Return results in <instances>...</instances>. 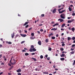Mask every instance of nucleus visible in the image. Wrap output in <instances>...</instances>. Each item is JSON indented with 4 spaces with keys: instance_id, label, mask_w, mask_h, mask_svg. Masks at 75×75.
Returning <instances> with one entry per match:
<instances>
[{
    "instance_id": "58836bf2",
    "label": "nucleus",
    "mask_w": 75,
    "mask_h": 75,
    "mask_svg": "<svg viewBox=\"0 0 75 75\" xmlns=\"http://www.w3.org/2000/svg\"><path fill=\"white\" fill-rule=\"evenodd\" d=\"M72 39L73 40H75V37H74L72 38Z\"/></svg>"
},
{
    "instance_id": "bf43d9fd",
    "label": "nucleus",
    "mask_w": 75,
    "mask_h": 75,
    "mask_svg": "<svg viewBox=\"0 0 75 75\" xmlns=\"http://www.w3.org/2000/svg\"><path fill=\"white\" fill-rule=\"evenodd\" d=\"M12 58H11V59L10 60V64H11V59H12Z\"/></svg>"
},
{
    "instance_id": "09e8293b",
    "label": "nucleus",
    "mask_w": 75,
    "mask_h": 75,
    "mask_svg": "<svg viewBox=\"0 0 75 75\" xmlns=\"http://www.w3.org/2000/svg\"><path fill=\"white\" fill-rule=\"evenodd\" d=\"M18 75H21V74L20 73H18Z\"/></svg>"
},
{
    "instance_id": "8fccbe9b",
    "label": "nucleus",
    "mask_w": 75,
    "mask_h": 75,
    "mask_svg": "<svg viewBox=\"0 0 75 75\" xmlns=\"http://www.w3.org/2000/svg\"><path fill=\"white\" fill-rule=\"evenodd\" d=\"M54 70L55 71H58V69L55 68Z\"/></svg>"
},
{
    "instance_id": "c9c22d12",
    "label": "nucleus",
    "mask_w": 75,
    "mask_h": 75,
    "mask_svg": "<svg viewBox=\"0 0 75 75\" xmlns=\"http://www.w3.org/2000/svg\"><path fill=\"white\" fill-rule=\"evenodd\" d=\"M63 17H65V14H62L61 15Z\"/></svg>"
},
{
    "instance_id": "cd10ccee",
    "label": "nucleus",
    "mask_w": 75,
    "mask_h": 75,
    "mask_svg": "<svg viewBox=\"0 0 75 75\" xmlns=\"http://www.w3.org/2000/svg\"><path fill=\"white\" fill-rule=\"evenodd\" d=\"M13 67H14L13 66H12L10 68L9 70H11Z\"/></svg>"
},
{
    "instance_id": "3c124183",
    "label": "nucleus",
    "mask_w": 75,
    "mask_h": 75,
    "mask_svg": "<svg viewBox=\"0 0 75 75\" xmlns=\"http://www.w3.org/2000/svg\"><path fill=\"white\" fill-rule=\"evenodd\" d=\"M35 53H32V55H35Z\"/></svg>"
},
{
    "instance_id": "1a4fd4ad",
    "label": "nucleus",
    "mask_w": 75,
    "mask_h": 75,
    "mask_svg": "<svg viewBox=\"0 0 75 75\" xmlns=\"http://www.w3.org/2000/svg\"><path fill=\"white\" fill-rule=\"evenodd\" d=\"M6 42L7 44H12V43L11 42H8V41H6Z\"/></svg>"
},
{
    "instance_id": "c85d7f7f",
    "label": "nucleus",
    "mask_w": 75,
    "mask_h": 75,
    "mask_svg": "<svg viewBox=\"0 0 75 75\" xmlns=\"http://www.w3.org/2000/svg\"><path fill=\"white\" fill-rule=\"evenodd\" d=\"M32 29H33V28L31 27L28 29V30L29 31H30L31 30H32Z\"/></svg>"
},
{
    "instance_id": "0eeeda50",
    "label": "nucleus",
    "mask_w": 75,
    "mask_h": 75,
    "mask_svg": "<svg viewBox=\"0 0 75 75\" xmlns=\"http://www.w3.org/2000/svg\"><path fill=\"white\" fill-rule=\"evenodd\" d=\"M59 25V23H56L54 25L52 26V27H55V26H58Z\"/></svg>"
},
{
    "instance_id": "2f4dec72",
    "label": "nucleus",
    "mask_w": 75,
    "mask_h": 75,
    "mask_svg": "<svg viewBox=\"0 0 75 75\" xmlns=\"http://www.w3.org/2000/svg\"><path fill=\"white\" fill-rule=\"evenodd\" d=\"M70 53L71 54H74V51H72L71 52H70Z\"/></svg>"
},
{
    "instance_id": "f3484780",
    "label": "nucleus",
    "mask_w": 75,
    "mask_h": 75,
    "mask_svg": "<svg viewBox=\"0 0 75 75\" xmlns=\"http://www.w3.org/2000/svg\"><path fill=\"white\" fill-rule=\"evenodd\" d=\"M60 60L61 61H64L65 60V58H60Z\"/></svg>"
},
{
    "instance_id": "2eb2a0df",
    "label": "nucleus",
    "mask_w": 75,
    "mask_h": 75,
    "mask_svg": "<svg viewBox=\"0 0 75 75\" xmlns=\"http://www.w3.org/2000/svg\"><path fill=\"white\" fill-rule=\"evenodd\" d=\"M28 22H26L23 25H27V24H28Z\"/></svg>"
},
{
    "instance_id": "ea45409f",
    "label": "nucleus",
    "mask_w": 75,
    "mask_h": 75,
    "mask_svg": "<svg viewBox=\"0 0 75 75\" xmlns=\"http://www.w3.org/2000/svg\"><path fill=\"white\" fill-rule=\"evenodd\" d=\"M40 58H41L42 59V58H43V56L41 55L40 56Z\"/></svg>"
},
{
    "instance_id": "393cba45",
    "label": "nucleus",
    "mask_w": 75,
    "mask_h": 75,
    "mask_svg": "<svg viewBox=\"0 0 75 75\" xmlns=\"http://www.w3.org/2000/svg\"><path fill=\"white\" fill-rule=\"evenodd\" d=\"M43 74H48V72H44Z\"/></svg>"
},
{
    "instance_id": "e433bc0d",
    "label": "nucleus",
    "mask_w": 75,
    "mask_h": 75,
    "mask_svg": "<svg viewBox=\"0 0 75 75\" xmlns=\"http://www.w3.org/2000/svg\"><path fill=\"white\" fill-rule=\"evenodd\" d=\"M75 44H73L71 46V47H75Z\"/></svg>"
},
{
    "instance_id": "9b49d317",
    "label": "nucleus",
    "mask_w": 75,
    "mask_h": 75,
    "mask_svg": "<svg viewBox=\"0 0 75 75\" xmlns=\"http://www.w3.org/2000/svg\"><path fill=\"white\" fill-rule=\"evenodd\" d=\"M65 10H63L62 11H59V14H61V13H63V12H64V11H65Z\"/></svg>"
},
{
    "instance_id": "7ed1b4c3",
    "label": "nucleus",
    "mask_w": 75,
    "mask_h": 75,
    "mask_svg": "<svg viewBox=\"0 0 75 75\" xmlns=\"http://www.w3.org/2000/svg\"><path fill=\"white\" fill-rule=\"evenodd\" d=\"M56 10H57V9H56V8H54V9L53 10V13H55Z\"/></svg>"
},
{
    "instance_id": "a878e982",
    "label": "nucleus",
    "mask_w": 75,
    "mask_h": 75,
    "mask_svg": "<svg viewBox=\"0 0 75 75\" xmlns=\"http://www.w3.org/2000/svg\"><path fill=\"white\" fill-rule=\"evenodd\" d=\"M45 16V15L44 14H42L41 15V17H44Z\"/></svg>"
},
{
    "instance_id": "ddd939ff",
    "label": "nucleus",
    "mask_w": 75,
    "mask_h": 75,
    "mask_svg": "<svg viewBox=\"0 0 75 75\" xmlns=\"http://www.w3.org/2000/svg\"><path fill=\"white\" fill-rule=\"evenodd\" d=\"M61 57H64L65 56V54H62V55H60Z\"/></svg>"
},
{
    "instance_id": "39448f33",
    "label": "nucleus",
    "mask_w": 75,
    "mask_h": 75,
    "mask_svg": "<svg viewBox=\"0 0 75 75\" xmlns=\"http://www.w3.org/2000/svg\"><path fill=\"white\" fill-rule=\"evenodd\" d=\"M38 44L39 45H41V41L40 40H39L38 42Z\"/></svg>"
},
{
    "instance_id": "49530a36",
    "label": "nucleus",
    "mask_w": 75,
    "mask_h": 75,
    "mask_svg": "<svg viewBox=\"0 0 75 75\" xmlns=\"http://www.w3.org/2000/svg\"><path fill=\"white\" fill-rule=\"evenodd\" d=\"M24 42H25L24 41H23L21 42V44H23V43H24Z\"/></svg>"
},
{
    "instance_id": "4d7b16f0",
    "label": "nucleus",
    "mask_w": 75,
    "mask_h": 75,
    "mask_svg": "<svg viewBox=\"0 0 75 75\" xmlns=\"http://www.w3.org/2000/svg\"><path fill=\"white\" fill-rule=\"evenodd\" d=\"M61 30H62V31H64V29L63 28H61Z\"/></svg>"
},
{
    "instance_id": "774afa93",
    "label": "nucleus",
    "mask_w": 75,
    "mask_h": 75,
    "mask_svg": "<svg viewBox=\"0 0 75 75\" xmlns=\"http://www.w3.org/2000/svg\"><path fill=\"white\" fill-rule=\"evenodd\" d=\"M4 63H2L1 64V65H4Z\"/></svg>"
},
{
    "instance_id": "a19ab883",
    "label": "nucleus",
    "mask_w": 75,
    "mask_h": 75,
    "mask_svg": "<svg viewBox=\"0 0 75 75\" xmlns=\"http://www.w3.org/2000/svg\"><path fill=\"white\" fill-rule=\"evenodd\" d=\"M28 26H29V25H27L26 26L25 28H28Z\"/></svg>"
},
{
    "instance_id": "6ab92c4d",
    "label": "nucleus",
    "mask_w": 75,
    "mask_h": 75,
    "mask_svg": "<svg viewBox=\"0 0 75 75\" xmlns=\"http://www.w3.org/2000/svg\"><path fill=\"white\" fill-rule=\"evenodd\" d=\"M60 50L61 51H63L64 50V48L62 47L60 49Z\"/></svg>"
},
{
    "instance_id": "aec40b11",
    "label": "nucleus",
    "mask_w": 75,
    "mask_h": 75,
    "mask_svg": "<svg viewBox=\"0 0 75 75\" xmlns=\"http://www.w3.org/2000/svg\"><path fill=\"white\" fill-rule=\"evenodd\" d=\"M32 50L33 51H37V50H36L35 48H33L32 49Z\"/></svg>"
},
{
    "instance_id": "72a5a7b5",
    "label": "nucleus",
    "mask_w": 75,
    "mask_h": 75,
    "mask_svg": "<svg viewBox=\"0 0 75 75\" xmlns=\"http://www.w3.org/2000/svg\"><path fill=\"white\" fill-rule=\"evenodd\" d=\"M75 65V60H74V62L73 64V65Z\"/></svg>"
},
{
    "instance_id": "6e6552de",
    "label": "nucleus",
    "mask_w": 75,
    "mask_h": 75,
    "mask_svg": "<svg viewBox=\"0 0 75 75\" xmlns=\"http://www.w3.org/2000/svg\"><path fill=\"white\" fill-rule=\"evenodd\" d=\"M54 35V34L53 33H51L49 35H48V37H49L50 38V37H51V35Z\"/></svg>"
},
{
    "instance_id": "338daca9",
    "label": "nucleus",
    "mask_w": 75,
    "mask_h": 75,
    "mask_svg": "<svg viewBox=\"0 0 75 75\" xmlns=\"http://www.w3.org/2000/svg\"><path fill=\"white\" fill-rule=\"evenodd\" d=\"M8 75H11V73H8Z\"/></svg>"
},
{
    "instance_id": "473e14b6",
    "label": "nucleus",
    "mask_w": 75,
    "mask_h": 75,
    "mask_svg": "<svg viewBox=\"0 0 75 75\" xmlns=\"http://www.w3.org/2000/svg\"><path fill=\"white\" fill-rule=\"evenodd\" d=\"M65 45L64 43H62V47L65 46Z\"/></svg>"
},
{
    "instance_id": "f704fd0d",
    "label": "nucleus",
    "mask_w": 75,
    "mask_h": 75,
    "mask_svg": "<svg viewBox=\"0 0 75 75\" xmlns=\"http://www.w3.org/2000/svg\"><path fill=\"white\" fill-rule=\"evenodd\" d=\"M31 35L32 36H34V33H32L31 34Z\"/></svg>"
},
{
    "instance_id": "423d86ee",
    "label": "nucleus",
    "mask_w": 75,
    "mask_h": 75,
    "mask_svg": "<svg viewBox=\"0 0 75 75\" xmlns=\"http://www.w3.org/2000/svg\"><path fill=\"white\" fill-rule=\"evenodd\" d=\"M68 9L69 11H71L72 10V9L71 8L70 6H69V7Z\"/></svg>"
},
{
    "instance_id": "de8ad7c7",
    "label": "nucleus",
    "mask_w": 75,
    "mask_h": 75,
    "mask_svg": "<svg viewBox=\"0 0 75 75\" xmlns=\"http://www.w3.org/2000/svg\"><path fill=\"white\" fill-rule=\"evenodd\" d=\"M60 21L61 22H62V21H64V20L63 19H60Z\"/></svg>"
},
{
    "instance_id": "dca6fc26",
    "label": "nucleus",
    "mask_w": 75,
    "mask_h": 75,
    "mask_svg": "<svg viewBox=\"0 0 75 75\" xmlns=\"http://www.w3.org/2000/svg\"><path fill=\"white\" fill-rule=\"evenodd\" d=\"M71 30L73 31V32H74V31H75V28H71Z\"/></svg>"
},
{
    "instance_id": "bb28decb",
    "label": "nucleus",
    "mask_w": 75,
    "mask_h": 75,
    "mask_svg": "<svg viewBox=\"0 0 75 75\" xmlns=\"http://www.w3.org/2000/svg\"><path fill=\"white\" fill-rule=\"evenodd\" d=\"M64 38H61V41H64Z\"/></svg>"
},
{
    "instance_id": "603ef678",
    "label": "nucleus",
    "mask_w": 75,
    "mask_h": 75,
    "mask_svg": "<svg viewBox=\"0 0 75 75\" xmlns=\"http://www.w3.org/2000/svg\"><path fill=\"white\" fill-rule=\"evenodd\" d=\"M4 60L5 61H7V59H6V58H4Z\"/></svg>"
},
{
    "instance_id": "b1692460",
    "label": "nucleus",
    "mask_w": 75,
    "mask_h": 75,
    "mask_svg": "<svg viewBox=\"0 0 75 75\" xmlns=\"http://www.w3.org/2000/svg\"><path fill=\"white\" fill-rule=\"evenodd\" d=\"M51 38L52 39V40H55V37L53 36Z\"/></svg>"
},
{
    "instance_id": "4c0bfd02",
    "label": "nucleus",
    "mask_w": 75,
    "mask_h": 75,
    "mask_svg": "<svg viewBox=\"0 0 75 75\" xmlns=\"http://www.w3.org/2000/svg\"><path fill=\"white\" fill-rule=\"evenodd\" d=\"M22 51V52H26V51L24 50H23Z\"/></svg>"
},
{
    "instance_id": "7c9ffc66",
    "label": "nucleus",
    "mask_w": 75,
    "mask_h": 75,
    "mask_svg": "<svg viewBox=\"0 0 75 75\" xmlns=\"http://www.w3.org/2000/svg\"><path fill=\"white\" fill-rule=\"evenodd\" d=\"M52 50V49L50 47H49V49H48V50H49V51H51Z\"/></svg>"
},
{
    "instance_id": "052dcab7",
    "label": "nucleus",
    "mask_w": 75,
    "mask_h": 75,
    "mask_svg": "<svg viewBox=\"0 0 75 75\" xmlns=\"http://www.w3.org/2000/svg\"><path fill=\"white\" fill-rule=\"evenodd\" d=\"M35 38L34 37H32V39L33 40H34V39Z\"/></svg>"
},
{
    "instance_id": "f03ea898",
    "label": "nucleus",
    "mask_w": 75,
    "mask_h": 75,
    "mask_svg": "<svg viewBox=\"0 0 75 75\" xmlns=\"http://www.w3.org/2000/svg\"><path fill=\"white\" fill-rule=\"evenodd\" d=\"M17 72H21V69H19L17 70Z\"/></svg>"
},
{
    "instance_id": "5701e85b",
    "label": "nucleus",
    "mask_w": 75,
    "mask_h": 75,
    "mask_svg": "<svg viewBox=\"0 0 75 75\" xmlns=\"http://www.w3.org/2000/svg\"><path fill=\"white\" fill-rule=\"evenodd\" d=\"M60 17L61 18H63V19H64V18H65L64 16H63L61 15L60 16Z\"/></svg>"
},
{
    "instance_id": "0e129e2a",
    "label": "nucleus",
    "mask_w": 75,
    "mask_h": 75,
    "mask_svg": "<svg viewBox=\"0 0 75 75\" xmlns=\"http://www.w3.org/2000/svg\"><path fill=\"white\" fill-rule=\"evenodd\" d=\"M37 33H38V34H40V31H37Z\"/></svg>"
},
{
    "instance_id": "c03bdc74",
    "label": "nucleus",
    "mask_w": 75,
    "mask_h": 75,
    "mask_svg": "<svg viewBox=\"0 0 75 75\" xmlns=\"http://www.w3.org/2000/svg\"><path fill=\"white\" fill-rule=\"evenodd\" d=\"M31 48H34V46L33 45H32L31 47Z\"/></svg>"
},
{
    "instance_id": "412c9836",
    "label": "nucleus",
    "mask_w": 75,
    "mask_h": 75,
    "mask_svg": "<svg viewBox=\"0 0 75 75\" xmlns=\"http://www.w3.org/2000/svg\"><path fill=\"white\" fill-rule=\"evenodd\" d=\"M62 9H64V7H62L60 9H59L58 10V11H60V10H62Z\"/></svg>"
},
{
    "instance_id": "9d476101",
    "label": "nucleus",
    "mask_w": 75,
    "mask_h": 75,
    "mask_svg": "<svg viewBox=\"0 0 75 75\" xmlns=\"http://www.w3.org/2000/svg\"><path fill=\"white\" fill-rule=\"evenodd\" d=\"M57 28H56V29L55 28H53L51 29V30L52 31H52H55V30H57Z\"/></svg>"
},
{
    "instance_id": "4468645a",
    "label": "nucleus",
    "mask_w": 75,
    "mask_h": 75,
    "mask_svg": "<svg viewBox=\"0 0 75 75\" xmlns=\"http://www.w3.org/2000/svg\"><path fill=\"white\" fill-rule=\"evenodd\" d=\"M65 25V23H63L62 25V28H64Z\"/></svg>"
},
{
    "instance_id": "864d4df0",
    "label": "nucleus",
    "mask_w": 75,
    "mask_h": 75,
    "mask_svg": "<svg viewBox=\"0 0 75 75\" xmlns=\"http://www.w3.org/2000/svg\"><path fill=\"white\" fill-rule=\"evenodd\" d=\"M24 31L25 33H27V30H25Z\"/></svg>"
},
{
    "instance_id": "a211bd4d",
    "label": "nucleus",
    "mask_w": 75,
    "mask_h": 75,
    "mask_svg": "<svg viewBox=\"0 0 75 75\" xmlns=\"http://www.w3.org/2000/svg\"><path fill=\"white\" fill-rule=\"evenodd\" d=\"M25 55L26 56H28V55H29V54H28V53H25Z\"/></svg>"
},
{
    "instance_id": "680f3d73",
    "label": "nucleus",
    "mask_w": 75,
    "mask_h": 75,
    "mask_svg": "<svg viewBox=\"0 0 75 75\" xmlns=\"http://www.w3.org/2000/svg\"><path fill=\"white\" fill-rule=\"evenodd\" d=\"M71 51H74V49H72V48H71Z\"/></svg>"
},
{
    "instance_id": "5fc2aeb1",
    "label": "nucleus",
    "mask_w": 75,
    "mask_h": 75,
    "mask_svg": "<svg viewBox=\"0 0 75 75\" xmlns=\"http://www.w3.org/2000/svg\"><path fill=\"white\" fill-rule=\"evenodd\" d=\"M10 64H11V65H14V63L11 62Z\"/></svg>"
},
{
    "instance_id": "f257e3e1",
    "label": "nucleus",
    "mask_w": 75,
    "mask_h": 75,
    "mask_svg": "<svg viewBox=\"0 0 75 75\" xmlns=\"http://www.w3.org/2000/svg\"><path fill=\"white\" fill-rule=\"evenodd\" d=\"M73 21H74V19H71V20L68 21L67 22L68 23H72Z\"/></svg>"
},
{
    "instance_id": "a18cd8bd",
    "label": "nucleus",
    "mask_w": 75,
    "mask_h": 75,
    "mask_svg": "<svg viewBox=\"0 0 75 75\" xmlns=\"http://www.w3.org/2000/svg\"><path fill=\"white\" fill-rule=\"evenodd\" d=\"M72 16H75V13H73L72 14Z\"/></svg>"
},
{
    "instance_id": "f8f14e48",
    "label": "nucleus",
    "mask_w": 75,
    "mask_h": 75,
    "mask_svg": "<svg viewBox=\"0 0 75 75\" xmlns=\"http://www.w3.org/2000/svg\"><path fill=\"white\" fill-rule=\"evenodd\" d=\"M72 40V38H70V37H68V41H69L70 40Z\"/></svg>"
},
{
    "instance_id": "6e6d98bb",
    "label": "nucleus",
    "mask_w": 75,
    "mask_h": 75,
    "mask_svg": "<svg viewBox=\"0 0 75 75\" xmlns=\"http://www.w3.org/2000/svg\"><path fill=\"white\" fill-rule=\"evenodd\" d=\"M50 57H48L47 58V60H50Z\"/></svg>"
},
{
    "instance_id": "e2e57ef3",
    "label": "nucleus",
    "mask_w": 75,
    "mask_h": 75,
    "mask_svg": "<svg viewBox=\"0 0 75 75\" xmlns=\"http://www.w3.org/2000/svg\"><path fill=\"white\" fill-rule=\"evenodd\" d=\"M35 61H37V59L35 58V59L34 60Z\"/></svg>"
},
{
    "instance_id": "79ce46f5",
    "label": "nucleus",
    "mask_w": 75,
    "mask_h": 75,
    "mask_svg": "<svg viewBox=\"0 0 75 75\" xmlns=\"http://www.w3.org/2000/svg\"><path fill=\"white\" fill-rule=\"evenodd\" d=\"M53 74H54V75H55V74H57V71H54L53 73Z\"/></svg>"
},
{
    "instance_id": "13d9d810",
    "label": "nucleus",
    "mask_w": 75,
    "mask_h": 75,
    "mask_svg": "<svg viewBox=\"0 0 75 75\" xmlns=\"http://www.w3.org/2000/svg\"><path fill=\"white\" fill-rule=\"evenodd\" d=\"M55 66V65H53V68H55L56 67V66Z\"/></svg>"
},
{
    "instance_id": "c756f323",
    "label": "nucleus",
    "mask_w": 75,
    "mask_h": 75,
    "mask_svg": "<svg viewBox=\"0 0 75 75\" xmlns=\"http://www.w3.org/2000/svg\"><path fill=\"white\" fill-rule=\"evenodd\" d=\"M45 41L46 42H48V39H46L45 40Z\"/></svg>"
},
{
    "instance_id": "69168bd1",
    "label": "nucleus",
    "mask_w": 75,
    "mask_h": 75,
    "mask_svg": "<svg viewBox=\"0 0 75 75\" xmlns=\"http://www.w3.org/2000/svg\"><path fill=\"white\" fill-rule=\"evenodd\" d=\"M58 36H59V35H58V34L56 35V37H58Z\"/></svg>"
},
{
    "instance_id": "20e7f679",
    "label": "nucleus",
    "mask_w": 75,
    "mask_h": 75,
    "mask_svg": "<svg viewBox=\"0 0 75 75\" xmlns=\"http://www.w3.org/2000/svg\"><path fill=\"white\" fill-rule=\"evenodd\" d=\"M21 35L22 37H26V36H27V35H23L21 34Z\"/></svg>"
},
{
    "instance_id": "4be33fe9",
    "label": "nucleus",
    "mask_w": 75,
    "mask_h": 75,
    "mask_svg": "<svg viewBox=\"0 0 75 75\" xmlns=\"http://www.w3.org/2000/svg\"><path fill=\"white\" fill-rule=\"evenodd\" d=\"M11 35H12V38H14V33H13V34H12Z\"/></svg>"
},
{
    "instance_id": "37998d69",
    "label": "nucleus",
    "mask_w": 75,
    "mask_h": 75,
    "mask_svg": "<svg viewBox=\"0 0 75 75\" xmlns=\"http://www.w3.org/2000/svg\"><path fill=\"white\" fill-rule=\"evenodd\" d=\"M40 31H41V32H42L43 31H44V30H43V29H40Z\"/></svg>"
}]
</instances>
